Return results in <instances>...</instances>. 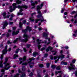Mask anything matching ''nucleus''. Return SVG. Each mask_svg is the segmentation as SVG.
<instances>
[{
	"label": "nucleus",
	"instance_id": "f257e3e1",
	"mask_svg": "<svg viewBox=\"0 0 77 77\" xmlns=\"http://www.w3.org/2000/svg\"><path fill=\"white\" fill-rule=\"evenodd\" d=\"M32 28L29 26H27L26 29H22V31L23 33H26L27 32L29 31V32H30V31L32 30Z\"/></svg>",
	"mask_w": 77,
	"mask_h": 77
},
{
	"label": "nucleus",
	"instance_id": "f03ea898",
	"mask_svg": "<svg viewBox=\"0 0 77 77\" xmlns=\"http://www.w3.org/2000/svg\"><path fill=\"white\" fill-rule=\"evenodd\" d=\"M27 21L25 20H24L23 21L21 22H20L19 23V27L20 29H22V26H23V24H26Z\"/></svg>",
	"mask_w": 77,
	"mask_h": 77
},
{
	"label": "nucleus",
	"instance_id": "7ed1b4c3",
	"mask_svg": "<svg viewBox=\"0 0 77 77\" xmlns=\"http://www.w3.org/2000/svg\"><path fill=\"white\" fill-rule=\"evenodd\" d=\"M3 25L2 26V29H6V27H7L8 26V23L7 21L5 20L4 22H3Z\"/></svg>",
	"mask_w": 77,
	"mask_h": 77
},
{
	"label": "nucleus",
	"instance_id": "20e7f679",
	"mask_svg": "<svg viewBox=\"0 0 77 77\" xmlns=\"http://www.w3.org/2000/svg\"><path fill=\"white\" fill-rule=\"evenodd\" d=\"M70 66H69L68 68L69 69V71H71V70H75V66L74 65H73L72 64H70Z\"/></svg>",
	"mask_w": 77,
	"mask_h": 77
},
{
	"label": "nucleus",
	"instance_id": "39448f33",
	"mask_svg": "<svg viewBox=\"0 0 77 77\" xmlns=\"http://www.w3.org/2000/svg\"><path fill=\"white\" fill-rule=\"evenodd\" d=\"M37 14L38 15H37L36 17L38 19L41 18L42 17V14L41 13V11H38L37 12Z\"/></svg>",
	"mask_w": 77,
	"mask_h": 77
},
{
	"label": "nucleus",
	"instance_id": "423d86ee",
	"mask_svg": "<svg viewBox=\"0 0 77 77\" xmlns=\"http://www.w3.org/2000/svg\"><path fill=\"white\" fill-rule=\"evenodd\" d=\"M18 72L19 73H21L22 75L20 77H26V75L25 74V73L23 72H22V71H21L20 69H19L18 70Z\"/></svg>",
	"mask_w": 77,
	"mask_h": 77
},
{
	"label": "nucleus",
	"instance_id": "0eeeda50",
	"mask_svg": "<svg viewBox=\"0 0 77 77\" xmlns=\"http://www.w3.org/2000/svg\"><path fill=\"white\" fill-rule=\"evenodd\" d=\"M30 36H29V37H25V39H23L21 41L22 42H25V43H26L27 41H28V38H30Z\"/></svg>",
	"mask_w": 77,
	"mask_h": 77
},
{
	"label": "nucleus",
	"instance_id": "6e6552de",
	"mask_svg": "<svg viewBox=\"0 0 77 77\" xmlns=\"http://www.w3.org/2000/svg\"><path fill=\"white\" fill-rule=\"evenodd\" d=\"M54 60H56V59H57L54 61L55 63H57V62H58V61L59 60V59H60V58H59V57H58V56H55L54 57Z\"/></svg>",
	"mask_w": 77,
	"mask_h": 77
},
{
	"label": "nucleus",
	"instance_id": "1a4fd4ad",
	"mask_svg": "<svg viewBox=\"0 0 77 77\" xmlns=\"http://www.w3.org/2000/svg\"><path fill=\"white\" fill-rule=\"evenodd\" d=\"M35 59V58L33 57H32L31 58V59L30 58H29V61H28V63H29V64H33V63H32L31 62L32 60H34Z\"/></svg>",
	"mask_w": 77,
	"mask_h": 77
},
{
	"label": "nucleus",
	"instance_id": "9d476101",
	"mask_svg": "<svg viewBox=\"0 0 77 77\" xmlns=\"http://www.w3.org/2000/svg\"><path fill=\"white\" fill-rule=\"evenodd\" d=\"M53 49V48L51 47V46H48V47L46 49V52H48L49 51H51Z\"/></svg>",
	"mask_w": 77,
	"mask_h": 77
},
{
	"label": "nucleus",
	"instance_id": "9b49d317",
	"mask_svg": "<svg viewBox=\"0 0 77 77\" xmlns=\"http://www.w3.org/2000/svg\"><path fill=\"white\" fill-rule=\"evenodd\" d=\"M2 15H3L4 19L7 18V16H6V12H4L2 14Z\"/></svg>",
	"mask_w": 77,
	"mask_h": 77
},
{
	"label": "nucleus",
	"instance_id": "f8f14e48",
	"mask_svg": "<svg viewBox=\"0 0 77 77\" xmlns=\"http://www.w3.org/2000/svg\"><path fill=\"white\" fill-rule=\"evenodd\" d=\"M57 56L59 58H61V59H63V58H65V55H63L62 54H61V55H60L59 56L57 55Z\"/></svg>",
	"mask_w": 77,
	"mask_h": 77
},
{
	"label": "nucleus",
	"instance_id": "ddd939ff",
	"mask_svg": "<svg viewBox=\"0 0 77 77\" xmlns=\"http://www.w3.org/2000/svg\"><path fill=\"white\" fill-rule=\"evenodd\" d=\"M42 9V8L40 6V5H37L36 6V9L37 11V12H41V11H40V9Z\"/></svg>",
	"mask_w": 77,
	"mask_h": 77
},
{
	"label": "nucleus",
	"instance_id": "4468645a",
	"mask_svg": "<svg viewBox=\"0 0 77 77\" xmlns=\"http://www.w3.org/2000/svg\"><path fill=\"white\" fill-rule=\"evenodd\" d=\"M8 50H6V49H4L2 51V53L3 54H6L7 53H8Z\"/></svg>",
	"mask_w": 77,
	"mask_h": 77
},
{
	"label": "nucleus",
	"instance_id": "2eb2a0df",
	"mask_svg": "<svg viewBox=\"0 0 77 77\" xmlns=\"http://www.w3.org/2000/svg\"><path fill=\"white\" fill-rule=\"evenodd\" d=\"M16 2L17 5H20L21 4V3H22V1L20 0H17L16 1Z\"/></svg>",
	"mask_w": 77,
	"mask_h": 77
},
{
	"label": "nucleus",
	"instance_id": "dca6fc26",
	"mask_svg": "<svg viewBox=\"0 0 77 77\" xmlns=\"http://www.w3.org/2000/svg\"><path fill=\"white\" fill-rule=\"evenodd\" d=\"M22 8L23 9H27V8H28V6L26 5H22Z\"/></svg>",
	"mask_w": 77,
	"mask_h": 77
},
{
	"label": "nucleus",
	"instance_id": "f3484780",
	"mask_svg": "<svg viewBox=\"0 0 77 77\" xmlns=\"http://www.w3.org/2000/svg\"><path fill=\"white\" fill-rule=\"evenodd\" d=\"M33 56V57H36L37 55H38V53L36 51L34 52V53L32 54Z\"/></svg>",
	"mask_w": 77,
	"mask_h": 77
},
{
	"label": "nucleus",
	"instance_id": "a211bd4d",
	"mask_svg": "<svg viewBox=\"0 0 77 77\" xmlns=\"http://www.w3.org/2000/svg\"><path fill=\"white\" fill-rule=\"evenodd\" d=\"M8 58L6 57L5 59V62L3 64L4 65H6L8 62Z\"/></svg>",
	"mask_w": 77,
	"mask_h": 77
},
{
	"label": "nucleus",
	"instance_id": "6ab92c4d",
	"mask_svg": "<svg viewBox=\"0 0 77 77\" xmlns=\"http://www.w3.org/2000/svg\"><path fill=\"white\" fill-rule=\"evenodd\" d=\"M41 72H39V70H38L37 71V77H41L42 76L40 75V73Z\"/></svg>",
	"mask_w": 77,
	"mask_h": 77
},
{
	"label": "nucleus",
	"instance_id": "aec40b11",
	"mask_svg": "<svg viewBox=\"0 0 77 77\" xmlns=\"http://www.w3.org/2000/svg\"><path fill=\"white\" fill-rule=\"evenodd\" d=\"M37 20H38V21H41V23H42V22H43V21H47L46 20H45L44 19H37Z\"/></svg>",
	"mask_w": 77,
	"mask_h": 77
},
{
	"label": "nucleus",
	"instance_id": "412c9836",
	"mask_svg": "<svg viewBox=\"0 0 77 77\" xmlns=\"http://www.w3.org/2000/svg\"><path fill=\"white\" fill-rule=\"evenodd\" d=\"M26 59L27 57L26 56H24L23 58H22V61L24 62V61H26Z\"/></svg>",
	"mask_w": 77,
	"mask_h": 77
},
{
	"label": "nucleus",
	"instance_id": "4be33fe9",
	"mask_svg": "<svg viewBox=\"0 0 77 77\" xmlns=\"http://www.w3.org/2000/svg\"><path fill=\"white\" fill-rule=\"evenodd\" d=\"M61 65H66L68 64V63L66 62H64L63 61H62L61 63Z\"/></svg>",
	"mask_w": 77,
	"mask_h": 77
},
{
	"label": "nucleus",
	"instance_id": "5701e85b",
	"mask_svg": "<svg viewBox=\"0 0 77 77\" xmlns=\"http://www.w3.org/2000/svg\"><path fill=\"white\" fill-rule=\"evenodd\" d=\"M18 57V55H17L16 54H15L13 55V58L14 59H15L17 57Z\"/></svg>",
	"mask_w": 77,
	"mask_h": 77
},
{
	"label": "nucleus",
	"instance_id": "b1692460",
	"mask_svg": "<svg viewBox=\"0 0 77 77\" xmlns=\"http://www.w3.org/2000/svg\"><path fill=\"white\" fill-rule=\"evenodd\" d=\"M43 36L44 37H48V34L46 32H44L43 33Z\"/></svg>",
	"mask_w": 77,
	"mask_h": 77
},
{
	"label": "nucleus",
	"instance_id": "393cba45",
	"mask_svg": "<svg viewBox=\"0 0 77 77\" xmlns=\"http://www.w3.org/2000/svg\"><path fill=\"white\" fill-rule=\"evenodd\" d=\"M29 35H28L26 33H24L23 35V38H26L27 37H29Z\"/></svg>",
	"mask_w": 77,
	"mask_h": 77
},
{
	"label": "nucleus",
	"instance_id": "a878e982",
	"mask_svg": "<svg viewBox=\"0 0 77 77\" xmlns=\"http://www.w3.org/2000/svg\"><path fill=\"white\" fill-rule=\"evenodd\" d=\"M56 67V66L55 65H52L51 66V68L53 69H55Z\"/></svg>",
	"mask_w": 77,
	"mask_h": 77
},
{
	"label": "nucleus",
	"instance_id": "bb28decb",
	"mask_svg": "<svg viewBox=\"0 0 77 77\" xmlns=\"http://www.w3.org/2000/svg\"><path fill=\"white\" fill-rule=\"evenodd\" d=\"M33 19V17H30L29 18V20L30 21H32V22H33L34 21H35V19Z\"/></svg>",
	"mask_w": 77,
	"mask_h": 77
},
{
	"label": "nucleus",
	"instance_id": "cd10ccee",
	"mask_svg": "<svg viewBox=\"0 0 77 77\" xmlns=\"http://www.w3.org/2000/svg\"><path fill=\"white\" fill-rule=\"evenodd\" d=\"M17 35V34L15 32L13 31L12 32V36H15V35Z\"/></svg>",
	"mask_w": 77,
	"mask_h": 77
},
{
	"label": "nucleus",
	"instance_id": "c85d7f7f",
	"mask_svg": "<svg viewBox=\"0 0 77 77\" xmlns=\"http://www.w3.org/2000/svg\"><path fill=\"white\" fill-rule=\"evenodd\" d=\"M18 38V39L19 40V42H23L21 41L23 39H21V36H19V38Z\"/></svg>",
	"mask_w": 77,
	"mask_h": 77
},
{
	"label": "nucleus",
	"instance_id": "c756f323",
	"mask_svg": "<svg viewBox=\"0 0 77 77\" xmlns=\"http://www.w3.org/2000/svg\"><path fill=\"white\" fill-rule=\"evenodd\" d=\"M33 73L31 72L29 74V77H33Z\"/></svg>",
	"mask_w": 77,
	"mask_h": 77
},
{
	"label": "nucleus",
	"instance_id": "7c9ffc66",
	"mask_svg": "<svg viewBox=\"0 0 77 77\" xmlns=\"http://www.w3.org/2000/svg\"><path fill=\"white\" fill-rule=\"evenodd\" d=\"M61 72H62V71H55V73L56 74H57L59 73H61Z\"/></svg>",
	"mask_w": 77,
	"mask_h": 77
},
{
	"label": "nucleus",
	"instance_id": "2f4dec72",
	"mask_svg": "<svg viewBox=\"0 0 77 77\" xmlns=\"http://www.w3.org/2000/svg\"><path fill=\"white\" fill-rule=\"evenodd\" d=\"M17 15H23V13L21 12H19V13H17Z\"/></svg>",
	"mask_w": 77,
	"mask_h": 77
},
{
	"label": "nucleus",
	"instance_id": "473e14b6",
	"mask_svg": "<svg viewBox=\"0 0 77 77\" xmlns=\"http://www.w3.org/2000/svg\"><path fill=\"white\" fill-rule=\"evenodd\" d=\"M22 70L23 72L24 71H26V68L24 67V66H23L22 68Z\"/></svg>",
	"mask_w": 77,
	"mask_h": 77
},
{
	"label": "nucleus",
	"instance_id": "72a5a7b5",
	"mask_svg": "<svg viewBox=\"0 0 77 77\" xmlns=\"http://www.w3.org/2000/svg\"><path fill=\"white\" fill-rule=\"evenodd\" d=\"M19 51H20V48H18L17 49H16L15 51V53H16V54H18Z\"/></svg>",
	"mask_w": 77,
	"mask_h": 77
},
{
	"label": "nucleus",
	"instance_id": "f704fd0d",
	"mask_svg": "<svg viewBox=\"0 0 77 77\" xmlns=\"http://www.w3.org/2000/svg\"><path fill=\"white\" fill-rule=\"evenodd\" d=\"M16 5H17L16 3H14L13 4V6L14 8H17V7L16 6Z\"/></svg>",
	"mask_w": 77,
	"mask_h": 77
},
{
	"label": "nucleus",
	"instance_id": "c9c22d12",
	"mask_svg": "<svg viewBox=\"0 0 77 77\" xmlns=\"http://www.w3.org/2000/svg\"><path fill=\"white\" fill-rule=\"evenodd\" d=\"M57 70H60V66H59L56 67V68Z\"/></svg>",
	"mask_w": 77,
	"mask_h": 77
},
{
	"label": "nucleus",
	"instance_id": "e433bc0d",
	"mask_svg": "<svg viewBox=\"0 0 77 77\" xmlns=\"http://www.w3.org/2000/svg\"><path fill=\"white\" fill-rule=\"evenodd\" d=\"M48 56V53H46L44 54V57H47Z\"/></svg>",
	"mask_w": 77,
	"mask_h": 77
},
{
	"label": "nucleus",
	"instance_id": "4c0bfd02",
	"mask_svg": "<svg viewBox=\"0 0 77 77\" xmlns=\"http://www.w3.org/2000/svg\"><path fill=\"white\" fill-rule=\"evenodd\" d=\"M39 66L40 68H43V67H44V65L42 64H39Z\"/></svg>",
	"mask_w": 77,
	"mask_h": 77
},
{
	"label": "nucleus",
	"instance_id": "58836bf2",
	"mask_svg": "<svg viewBox=\"0 0 77 77\" xmlns=\"http://www.w3.org/2000/svg\"><path fill=\"white\" fill-rule=\"evenodd\" d=\"M46 65V66L47 68H49V67L50 66V63H47Z\"/></svg>",
	"mask_w": 77,
	"mask_h": 77
},
{
	"label": "nucleus",
	"instance_id": "ea45409f",
	"mask_svg": "<svg viewBox=\"0 0 77 77\" xmlns=\"http://www.w3.org/2000/svg\"><path fill=\"white\" fill-rule=\"evenodd\" d=\"M17 8H18V9H22V5H18Z\"/></svg>",
	"mask_w": 77,
	"mask_h": 77
},
{
	"label": "nucleus",
	"instance_id": "a19ab883",
	"mask_svg": "<svg viewBox=\"0 0 77 77\" xmlns=\"http://www.w3.org/2000/svg\"><path fill=\"white\" fill-rule=\"evenodd\" d=\"M3 55H4V54H2V55H1V57H0V58L1 59V60H3Z\"/></svg>",
	"mask_w": 77,
	"mask_h": 77
},
{
	"label": "nucleus",
	"instance_id": "79ce46f5",
	"mask_svg": "<svg viewBox=\"0 0 77 77\" xmlns=\"http://www.w3.org/2000/svg\"><path fill=\"white\" fill-rule=\"evenodd\" d=\"M12 42H11L9 40H8L7 41V44H12Z\"/></svg>",
	"mask_w": 77,
	"mask_h": 77
},
{
	"label": "nucleus",
	"instance_id": "37998d69",
	"mask_svg": "<svg viewBox=\"0 0 77 77\" xmlns=\"http://www.w3.org/2000/svg\"><path fill=\"white\" fill-rule=\"evenodd\" d=\"M31 46V45L30 44H27L26 45V47L27 48H29Z\"/></svg>",
	"mask_w": 77,
	"mask_h": 77
},
{
	"label": "nucleus",
	"instance_id": "c03bdc74",
	"mask_svg": "<svg viewBox=\"0 0 77 77\" xmlns=\"http://www.w3.org/2000/svg\"><path fill=\"white\" fill-rule=\"evenodd\" d=\"M14 24L13 22L10 21L8 23L9 25H12Z\"/></svg>",
	"mask_w": 77,
	"mask_h": 77
},
{
	"label": "nucleus",
	"instance_id": "a18cd8bd",
	"mask_svg": "<svg viewBox=\"0 0 77 77\" xmlns=\"http://www.w3.org/2000/svg\"><path fill=\"white\" fill-rule=\"evenodd\" d=\"M10 36V35H9V33L7 32V34L6 35V37H7V38H9V37Z\"/></svg>",
	"mask_w": 77,
	"mask_h": 77
},
{
	"label": "nucleus",
	"instance_id": "49530a36",
	"mask_svg": "<svg viewBox=\"0 0 77 77\" xmlns=\"http://www.w3.org/2000/svg\"><path fill=\"white\" fill-rule=\"evenodd\" d=\"M27 64H28V63H27L26 62H25L22 64V65H25V66H26Z\"/></svg>",
	"mask_w": 77,
	"mask_h": 77
},
{
	"label": "nucleus",
	"instance_id": "de8ad7c7",
	"mask_svg": "<svg viewBox=\"0 0 77 77\" xmlns=\"http://www.w3.org/2000/svg\"><path fill=\"white\" fill-rule=\"evenodd\" d=\"M3 64L2 63H0V68H3Z\"/></svg>",
	"mask_w": 77,
	"mask_h": 77
},
{
	"label": "nucleus",
	"instance_id": "09e8293b",
	"mask_svg": "<svg viewBox=\"0 0 77 77\" xmlns=\"http://www.w3.org/2000/svg\"><path fill=\"white\" fill-rule=\"evenodd\" d=\"M5 35H6L5 33L2 34V36H0V38H3V37Z\"/></svg>",
	"mask_w": 77,
	"mask_h": 77
},
{
	"label": "nucleus",
	"instance_id": "8fccbe9b",
	"mask_svg": "<svg viewBox=\"0 0 77 77\" xmlns=\"http://www.w3.org/2000/svg\"><path fill=\"white\" fill-rule=\"evenodd\" d=\"M52 52H55L53 54V55H56V54H57V51H52Z\"/></svg>",
	"mask_w": 77,
	"mask_h": 77
},
{
	"label": "nucleus",
	"instance_id": "3c124183",
	"mask_svg": "<svg viewBox=\"0 0 77 77\" xmlns=\"http://www.w3.org/2000/svg\"><path fill=\"white\" fill-rule=\"evenodd\" d=\"M37 47H38V48L39 50H40L41 49V46L40 45H38Z\"/></svg>",
	"mask_w": 77,
	"mask_h": 77
},
{
	"label": "nucleus",
	"instance_id": "603ef678",
	"mask_svg": "<svg viewBox=\"0 0 77 77\" xmlns=\"http://www.w3.org/2000/svg\"><path fill=\"white\" fill-rule=\"evenodd\" d=\"M45 47H43L42 48H41L40 49V50H41V51H44V50H45Z\"/></svg>",
	"mask_w": 77,
	"mask_h": 77
},
{
	"label": "nucleus",
	"instance_id": "864d4df0",
	"mask_svg": "<svg viewBox=\"0 0 77 77\" xmlns=\"http://www.w3.org/2000/svg\"><path fill=\"white\" fill-rule=\"evenodd\" d=\"M50 57L51 60H53V57L52 55H50Z\"/></svg>",
	"mask_w": 77,
	"mask_h": 77
},
{
	"label": "nucleus",
	"instance_id": "5fc2aeb1",
	"mask_svg": "<svg viewBox=\"0 0 77 77\" xmlns=\"http://www.w3.org/2000/svg\"><path fill=\"white\" fill-rule=\"evenodd\" d=\"M76 14V11H73L71 13V14Z\"/></svg>",
	"mask_w": 77,
	"mask_h": 77
},
{
	"label": "nucleus",
	"instance_id": "6e6d98bb",
	"mask_svg": "<svg viewBox=\"0 0 77 77\" xmlns=\"http://www.w3.org/2000/svg\"><path fill=\"white\" fill-rule=\"evenodd\" d=\"M36 13L35 12H34L32 13L31 14V17H33V15H35V14H36Z\"/></svg>",
	"mask_w": 77,
	"mask_h": 77
},
{
	"label": "nucleus",
	"instance_id": "4d7b16f0",
	"mask_svg": "<svg viewBox=\"0 0 77 77\" xmlns=\"http://www.w3.org/2000/svg\"><path fill=\"white\" fill-rule=\"evenodd\" d=\"M64 48L66 50H68V49L69 48V47H68V46H66Z\"/></svg>",
	"mask_w": 77,
	"mask_h": 77
},
{
	"label": "nucleus",
	"instance_id": "13d9d810",
	"mask_svg": "<svg viewBox=\"0 0 77 77\" xmlns=\"http://www.w3.org/2000/svg\"><path fill=\"white\" fill-rule=\"evenodd\" d=\"M11 66H10L9 67H8L7 69L5 68V69H6V70H8V69H9L11 68Z\"/></svg>",
	"mask_w": 77,
	"mask_h": 77
},
{
	"label": "nucleus",
	"instance_id": "bf43d9fd",
	"mask_svg": "<svg viewBox=\"0 0 77 77\" xmlns=\"http://www.w3.org/2000/svg\"><path fill=\"white\" fill-rule=\"evenodd\" d=\"M64 10H65V8H63L61 10V13H63L64 12Z\"/></svg>",
	"mask_w": 77,
	"mask_h": 77
},
{
	"label": "nucleus",
	"instance_id": "052dcab7",
	"mask_svg": "<svg viewBox=\"0 0 77 77\" xmlns=\"http://www.w3.org/2000/svg\"><path fill=\"white\" fill-rule=\"evenodd\" d=\"M76 60H72V63H75Z\"/></svg>",
	"mask_w": 77,
	"mask_h": 77
},
{
	"label": "nucleus",
	"instance_id": "680f3d73",
	"mask_svg": "<svg viewBox=\"0 0 77 77\" xmlns=\"http://www.w3.org/2000/svg\"><path fill=\"white\" fill-rule=\"evenodd\" d=\"M9 64H6V65H5L4 68V69H5V68H6V67H7L8 66H9Z\"/></svg>",
	"mask_w": 77,
	"mask_h": 77
},
{
	"label": "nucleus",
	"instance_id": "e2e57ef3",
	"mask_svg": "<svg viewBox=\"0 0 77 77\" xmlns=\"http://www.w3.org/2000/svg\"><path fill=\"white\" fill-rule=\"evenodd\" d=\"M43 6H44V3H42L40 5V7L42 8V7Z\"/></svg>",
	"mask_w": 77,
	"mask_h": 77
},
{
	"label": "nucleus",
	"instance_id": "0e129e2a",
	"mask_svg": "<svg viewBox=\"0 0 77 77\" xmlns=\"http://www.w3.org/2000/svg\"><path fill=\"white\" fill-rule=\"evenodd\" d=\"M31 6H36V5H35V3H32L31 4Z\"/></svg>",
	"mask_w": 77,
	"mask_h": 77
},
{
	"label": "nucleus",
	"instance_id": "69168bd1",
	"mask_svg": "<svg viewBox=\"0 0 77 77\" xmlns=\"http://www.w3.org/2000/svg\"><path fill=\"white\" fill-rule=\"evenodd\" d=\"M5 50H8V45H6L5 47V48L4 49Z\"/></svg>",
	"mask_w": 77,
	"mask_h": 77
},
{
	"label": "nucleus",
	"instance_id": "338daca9",
	"mask_svg": "<svg viewBox=\"0 0 77 77\" xmlns=\"http://www.w3.org/2000/svg\"><path fill=\"white\" fill-rule=\"evenodd\" d=\"M11 18H13V17H14V14H11Z\"/></svg>",
	"mask_w": 77,
	"mask_h": 77
},
{
	"label": "nucleus",
	"instance_id": "774afa93",
	"mask_svg": "<svg viewBox=\"0 0 77 77\" xmlns=\"http://www.w3.org/2000/svg\"><path fill=\"white\" fill-rule=\"evenodd\" d=\"M75 76L77 77V71H75Z\"/></svg>",
	"mask_w": 77,
	"mask_h": 77
}]
</instances>
